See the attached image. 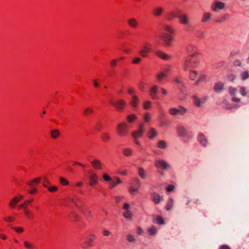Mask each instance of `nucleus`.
<instances>
[{
  "label": "nucleus",
  "instance_id": "obj_24",
  "mask_svg": "<svg viewBox=\"0 0 249 249\" xmlns=\"http://www.w3.org/2000/svg\"><path fill=\"white\" fill-rule=\"evenodd\" d=\"M212 17V14L210 13H205L203 14L202 18V22L205 23L208 22Z\"/></svg>",
  "mask_w": 249,
  "mask_h": 249
},
{
  "label": "nucleus",
  "instance_id": "obj_17",
  "mask_svg": "<svg viewBox=\"0 0 249 249\" xmlns=\"http://www.w3.org/2000/svg\"><path fill=\"white\" fill-rule=\"evenodd\" d=\"M128 25L132 28H136L138 26V22L136 19L133 18H129L127 20Z\"/></svg>",
  "mask_w": 249,
  "mask_h": 249
},
{
  "label": "nucleus",
  "instance_id": "obj_55",
  "mask_svg": "<svg viewBox=\"0 0 249 249\" xmlns=\"http://www.w3.org/2000/svg\"><path fill=\"white\" fill-rule=\"evenodd\" d=\"M138 188H136L135 187H134L133 186H131L129 188V192L131 194H134L135 193H136L138 191Z\"/></svg>",
  "mask_w": 249,
  "mask_h": 249
},
{
  "label": "nucleus",
  "instance_id": "obj_61",
  "mask_svg": "<svg viewBox=\"0 0 249 249\" xmlns=\"http://www.w3.org/2000/svg\"><path fill=\"white\" fill-rule=\"evenodd\" d=\"M240 92L242 96H245L247 95L245 88L243 87L240 88Z\"/></svg>",
  "mask_w": 249,
  "mask_h": 249
},
{
  "label": "nucleus",
  "instance_id": "obj_52",
  "mask_svg": "<svg viewBox=\"0 0 249 249\" xmlns=\"http://www.w3.org/2000/svg\"><path fill=\"white\" fill-rule=\"evenodd\" d=\"M59 180L60 183L63 185H68L69 182L68 180H67L65 178L62 177L59 178Z\"/></svg>",
  "mask_w": 249,
  "mask_h": 249
},
{
  "label": "nucleus",
  "instance_id": "obj_58",
  "mask_svg": "<svg viewBox=\"0 0 249 249\" xmlns=\"http://www.w3.org/2000/svg\"><path fill=\"white\" fill-rule=\"evenodd\" d=\"M13 229L18 233H21L24 231V229L22 227H16Z\"/></svg>",
  "mask_w": 249,
  "mask_h": 249
},
{
  "label": "nucleus",
  "instance_id": "obj_16",
  "mask_svg": "<svg viewBox=\"0 0 249 249\" xmlns=\"http://www.w3.org/2000/svg\"><path fill=\"white\" fill-rule=\"evenodd\" d=\"M195 61L193 60L186 59L184 61V70H187L189 68H195Z\"/></svg>",
  "mask_w": 249,
  "mask_h": 249
},
{
  "label": "nucleus",
  "instance_id": "obj_20",
  "mask_svg": "<svg viewBox=\"0 0 249 249\" xmlns=\"http://www.w3.org/2000/svg\"><path fill=\"white\" fill-rule=\"evenodd\" d=\"M224 84L221 82L215 83L214 87L215 92L218 93L221 92L223 90Z\"/></svg>",
  "mask_w": 249,
  "mask_h": 249
},
{
  "label": "nucleus",
  "instance_id": "obj_34",
  "mask_svg": "<svg viewBox=\"0 0 249 249\" xmlns=\"http://www.w3.org/2000/svg\"><path fill=\"white\" fill-rule=\"evenodd\" d=\"M60 135L59 131L57 129H53L51 131V137L53 139H56Z\"/></svg>",
  "mask_w": 249,
  "mask_h": 249
},
{
  "label": "nucleus",
  "instance_id": "obj_48",
  "mask_svg": "<svg viewBox=\"0 0 249 249\" xmlns=\"http://www.w3.org/2000/svg\"><path fill=\"white\" fill-rule=\"evenodd\" d=\"M144 120L145 122L149 123L151 120V115L149 113H146L144 115Z\"/></svg>",
  "mask_w": 249,
  "mask_h": 249
},
{
  "label": "nucleus",
  "instance_id": "obj_42",
  "mask_svg": "<svg viewBox=\"0 0 249 249\" xmlns=\"http://www.w3.org/2000/svg\"><path fill=\"white\" fill-rule=\"evenodd\" d=\"M40 180H41L40 178H37L34 179L32 181L29 182L28 184L31 187H33L34 184L39 183L40 181Z\"/></svg>",
  "mask_w": 249,
  "mask_h": 249
},
{
  "label": "nucleus",
  "instance_id": "obj_46",
  "mask_svg": "<svg viewBox=\"0 0 249 249\" xmlns=\"http://www.w3.org/2000/svg\"><path fill=\"white\" fill-rule=\"evenodd\" d=\"M92 112L93 109L90 107H87L84 111V114L87 116L91 114Z\"/></svg>",
  "mask_w": 249,
  "mask_h": 249
},
{
  "label": "nucleus",
  "instance_id": "obj_62",
  "mask_svg": "<svg viewBox=\"0 0 249 249\" xmlns=\"http://www.w3.org/2000/svg\"><path fill=\"white\" fill-rule=\"evenodd\" d=\"M130 208L131 207L128 203H125L124 204L123 209L125 210V211H130Z\"/></svg>",
  "mask_w": 249,
  "mask_h": 249
},
{
  "label": "nucleus",
  "instance_id": "obj_15",
  "mask_svg": "<svg viewBox=\"0 0 249 249\" xmlns=\"http://www.w3.org/2000/svg\"><path fill=\"white\" fill-rule=\"evenodd\" d=\"M91 164L95 169L102 170L103 168L101 162L97 159H94L91 161Z\"/></svg>",
  "mask_w": 249,
  "mask_h": 249
},
{
  "label": "nucleus",
  "instance_id": "obj_28",
  "mask_svg": "<svg viewBox=\"0 0 249 249\" xmlns=\"http://www.w3.org/2000/svg\"><path fill=\"white\" fill-rule=\"evenodd\" d=\"M121 180L119 178H116V182H115L114 180H112V181L109 183V187L110 188L112 189L116 187L117 185L121 183Z\"/></svg>",
  "mask_w": 249,
  "mask_h": 249
},
{
  "label": "nucleus",
  "instance_id": "obj_47",
  "mask_svg": "<svg viewBox=\"0 0 249 249\" xmlns=\"http://www.w3.org/2000/svg\"><path fill=\"white\" fill-rule=\"evenodd\" d=\"M157 223L159 225H164L165 222L162 217L160 216H157Z\"/></svg>",
  "mask_w": 249,
  "mask_h": 249
},
{
  "label": "nucleus",
  "instance_id": "obj_22",
  "mask_svg": "<svg viewBox=\"0 0 249 249\" xmlns=\"http://www.w3.org/2000/svg\"><path fill=\"white\" fill-rule=\"evenodd\" d=\"M18 198L17 196H15L9 202V206L11 208L14 209L15 208L16 205L18 203Z\"/></svg>",
  "mask_w": 249,
  "mask_h": 249
},
{
  "label": "nucleus",
  "instance_id": "obj_54",
  "mask_svg": "<svg viewBox=\"0 0 249 249\" xmlns=\"http://www.w3.org/2000/svg\"><path fill=\"white\" fill-rule=\"evenodd\" d=\"M47 189L48 191L51 193L56 192L58 190L57 187L55 186H53L51 187L49 186Z\"/></svg>",
  "mask_w": 249,
  "mask_h": 249
},
{
  "label": "nucleus",
  "instance_id": "obj_51",
  "mask_svg": "<svg viewBox=\"0 0 249 249\" xmlns=\"http://www.w3.org/2000/svg\"><path fill=\"white\" fill-rule=\"evenodd\" d=\"M24 245L28 249H34V246L27 241L24 242Z\"/></svg>",
  "mask_w": 249,
  "mask_h": 249
},
{
  "label": "nucleus",
  "instance_id": "obj_12",
  "mask_svg": "<svg viewBox=\"0 0 249 249\" xmlns=\"http://www.w3.org/2000/svg\"><path fill=\"white\" fill-rule=\"evenodd\" d=\"M157 56H159L160 58L168 61L172 58L171 55L165 53L161 51H157Z\"/></svg>",
  "mask_w": 249,
  "mask_h": 249
},
{
  "label": "nucleus",
  "instance_id": "obj_25",
  "mask_svg": "<svg viewBox=\"0 0 249 249\" xmlns=\"http://www.w3.org/2000/svg\"><path fill=\"white\" fill-rule=\"evenodd\" d=\"M133 150L129 148H126L123 149V154L124 156L129 157L132 156Z\"/></svg>",
  "mask_w": 249,
  "mask_h": 249
},
{
  "label": "nucleus",
  "instance_id": "obj_33",
  "mask_svg": "<svg viewBox=\"0 0 249 249\" xmlns=\"http://www.w3.org/2000/svg\"><path fill=\"white\" fill-rule=\"evenodd\" d=\"M205 78L206 77L204 75L199 74V76L197 77L196 79V85H199L201 82L205 80Z\"/></svg>",
  "mask_w": 249,
  "mask_h": 249
},
{
  "label": "nucleus",
  "instance_id": "obj_50",
  "mask_svg": "<svg viewBox=\"0 0 249 249\" xmlns=\"http://www.w3.org/2000/svg\"><path fill=\"white\" fill-rule=\"evenodd\" d=\"M101 137L104 141H107L109 140L110 138L109 134L107 133H104Z\"/></svg>",
  "mask_w": 249,
  "mask_h": 249
},
{
  "label": "nucleus",
  "instance_id": "obj_1",
  "mask_svg": "<svg viewBox=\"0 0 249 249\" xmlns=\"http://www.w3.org/2000/svg\"><path fill=\"white\" fill-rule=\"evenodd\" d=\"M128 125L125 122L119 124L117 128L118 135L121 136L126 135L128 133Z\"/></svg>",
  "mask_w": 249,
  "mask_h": 249
},
{
  "label": "nucleus",
  "instance_id": "obj_49",
  "mask_svg": "<svg viewBox=\"0 0 249 249\" xmlns=\"http://www.w3.org/2000/svg\"><path fill=\"white\" fill-rule=\"evenodd\" d=\"M175 190V187L173 185H169L167 186L166 188V191L168 193H172L174 192Z\"/></svg>",
  "mask_w": 249,
  "mask_h": 249
},
{
  "label": "nucleus",
  "instance_id": "obj_41",
  "mask_svg": "<svg viewBox=\"0 0 249 249\" xmlns=\"http://www.w3.org/2000/svg\"><path fill=\"white\" fill-rule=\"evenodd\" d=\"M228 91L231 96L235 95L237 92V90L236 89L231 87L229 88Z\"/></svg>",
  "mask_w": 249,
  "mask_h": 249
},
{
  "label": "nucleus",
  "instance_id": "obj_13",
  "mask_svg": "<svg viewBox=\"0 0 249 249\" xmlns=\"http://www.w3.org/2000/svg\"><path fill=\"white\" fill-rule=\"evenodd\" d=\"M179 14L178 18L179 19L181 23L184 25H187L189 24V18L186 15L181 14V11H179Z\"/></svg>",
  "mask_w": 249,
  "mask_h": 249
},
{
  "label": "nucleus",
  "instance_id": "obj_19",
  "mask_svg": "<svg viewBox=\"0 0 249 249\" xmlns=\"http://www.w3.org/2000/svg\"><path fill=\"white\" fill-rule=\"evenodd\" d=\"M19 209H23L24 212L26 216L30 219H32L33 218L32 213L27 209L26 207H25L24 205H19L18 206Z\"/></svg>",
  "mask_w": 249,
  "mask_h": 249
},
{
  "label": "nucleus",
  "instance_id": "obj_5",
  "mask_svg": "<svg viewBox=\"0 0 249 249\" xmlns=\"http://www.w3.org/2000/svg\"><path fill=\"white\" fill-rule=\"evenodd\" d=\"M160 38L167 46H171V43L174 40V38L171 35L166 33H163L160 36Z\"/></svg>",
  "mask_w": 249,
  "mask_h": 249
},
{
  "label": "nucleus",
  "instance_id": "obj_53",
  "mask_svg": "<svg viewBox=\"0 0 249 249\" xmlns=\"http://www.w3.org/2000/svg\"><path fill=\"white\" fill-rule=\"evenodd\" d=\"M242 79L243 80H246L249 77V73L248 71H245L241 74Z\"/></svg>",
  "mask_w": 249,
  "mask_h": 249
},
{
  "label": "nucleus",
  "instance_id": "obj_23",
  "mask_svg": "<svg viewBox=\"0 0 249 249\" xmlns=\"http://www.w3.org/2000/svg\"><path fill=\"white\" fill-rule=\"evenodd\" d=\"M132 185L134 186L133 187L136 188H138L139 189L141 188L142 185V183L141 180L138 178H134L132 179Z\"/></svg>",
  "mask_w": 249,
  "mask_h": 249
},
{
  "label": "nucleus",
  "instance_id": "obj_7",
  "mask_svg": "<svg viewBox=\"0 0 249 249\" xmlns=\"http://www.w3.org/2000/svg\"><path fill=\"white\" fill-rule=\"evenodd\" d=\"M157 167L161 168L163 170H168L171 168L170 165L164 160H157Z\"/></svg>",
  "mask_w": 249,
  "mask_h": 249
},
{
  "label": "nucleus",
  "instance_id": "obj_63",
  "mask_svg": "<svg viewBox=\"0 0 249 249\" xmlns=\"http://www.w3.org/2000/svg\"><path fill=\"white\" fill-rule=\"evenodd\" d=\"M141 61V58L140 57H135L132 60V63L133 64H139Z\"/></svg>",
  "mask_w": 249,
  "mask_h": 249
},
{
  "label": "nucleus",
  "instance_id": "obj_4",
  "mask_svg": "<svg viewBox=\"0 0 249 249\" xmlns=\"http://www.w3.org/2000/svg\"><path fill=\"white\" fill-rule=\"evenodd\" d=\"M197 141L200 145L206 147L209 143V140L207 137L202 133H199L197 136Z\"/></svg>",
  "mask_w": 249,
  "mask_h": 249
},
{
  "label": "nucleus",
  "instance_id": "obj_32",
  "mask_svg": "<svg viewBox=\"0 0 249 249\" xmlns=\"http://www.w3.org/2000/svg\"><path fill=\"white\" fill-rule=\"evenodd\" d=\"M162 28L165 31H167V32L170 33V34H173L174 33V30L171 28V27L165 25V24H162L161 25Z\"/></svg>",
  "mask_w": 249,
  "mask_h": 249
},
{
  "label": "nucleus",
  "instance_id": "obj_9",
  "mask_svg": "<svg viewBox=\"0 0 249 249\" xmlns=\"http://www.w3.org/2000/svg\"><path fill=\"white\" fill-rule=\"evenodd\" d=\"M177 129L178 134L179 137L182 138L189 137L188 132L183 126L179 125Z\"/></svg>",
  "mask_w": 249,
  "mask_h": 249
},
{
  "label": "nucleus",
  "instance_id": "obj_3",
  "mask_svg": "<svg viewBox=\"0 0 249 249\" xmlns=\"http://www.w3.org/2000/svg\"><path fill=\"white\" fill-rule=\"evenodd\" d=\"M187 111V109L182 106H180L178 108H171L169 110V113L173 116L178 115H184Z\"/></svg>",
  "mask_w": 249,
  "mask_h": 249
},
{
  "label": "nucleus",
  "instance_id": "obj_36",
  "mask_svg": "<svg viewBox=\"0 0 249 249\" xmlns=\"http://www.w3.org/2000/svg\"><path fill=\"white\" fill-rule=\"evenodd\" d=\"M158 146L160 149H165L167 147V144L165 141L161 140L158 142Z\"/></svg>",
  "mask_w": 249,
  "mask_h": 249
},
{
  "label": "nucleus",
  "instance_id": "obj_35",
  "mask_svg": "<svg viewBox=\"0 0 249 249\" xmlns=\"http://www.w3.org/2000/svg\"><path fill=\"white\" fill-rule=\"evenodd\" d=\"M199 74L196 71H191L190 77L192 80H196Z\"/></svg>",
  "mask_w": 249,
  "mask_h": 249
},
{
  "label": "nucleus",
  "instance_id": "obj_57",
  "mask_svg": "<svg viewBox=\"0 0 249 249\" xmlns=\"http://www.w3.org/2000/svg\"><path fill=\"white\" fill-rule=\"evenodd\" d=\"M155 92H156V89L155 87H153L150 91V95L152 97L153 99L155 97Z\"/></svg>",
  "mask_w": 249,
  "mask_h": 249
},
{
  "label": "nucleus",
  "instance_id": "obj_10",
  "mask_svg": "<svg viewBox=\"0 0 249 249\" xmlns=\"http://www.w3.org/2000/svg\"><path fill=\"white\" fill-rule=\"evenodd\" d=\"M193 99L194 100L195 105L198 107H200L207 100L208 97H204L201 99L195 95L193 97Z\"/></svg>",
  "mask_w": 249,
  "mask_h": 249
},
{
  "label": "nucleus",
  "instance_id": "obj_8",
  "mask_svg": "<svg viewBox=\"0 0 249 249\" xmlns=\"http://www.w3.org/2000/svg\"><path fill=\"white\" fill-rule=\"evenodd\" d=\"M145 131V127L143 124H141L139 127V130L134 132L132 136L134 139H137L142 136L143 133Z\"/></svg>",
  "mask_w": 249,
  "mask_h": 249
},
{
  "label": "nucleus",
  "instance_id": "obj_26",
  "mask_svg": "<svg viewBox=\"0 0 249 249\" xmlns=\"http://www.w3.org/2000/svg\"><path fill=\"white\" fill-rule=\"evenodd\" d=\"M179 11L177 12H171L169 14L168 16H167V19L169 20H171L174 18H178V16L179 14Z\"/></svg>",
  "mask_w": 249,
  "mask_h": 249
},
{
  "label": "nucleus",
  "instance_id": "obj_29",
  "mask_svg": "<svg viewBox=\"0 0 249 249\" xmlns=\"http://www.w3.org/2000/svg\"><path fill=\"white\" fill-rule=\"evenodd\" d=\"M160 126L161 127H164L167 125L168 122L164 118L163 115H162L160 117Z\"/></svg>",
  "mask_w": 249,
  "mask_h": 249
},
{
  "label": "nucleus",
  "instance_id": "obj_31",
  "mask_svg": "<svg viewBox=\"0 0 249 249\" xmlns=\"http://www.w3.org/2000/svg\"><path fill=\"white\" fill-rule=\"evenodd\" d=\"M195 47L194 46H189L186 48L187 52L190 53V56L192 57H194L196 54L193 52V50L195 49Z\"/></svg>",
  "mask_w": 249,
  "mask_h": 249
},
{
  "label": "nucleus",
  "instance_id": "obj_59",
  "mask_svg": "<svg viewBox=\"0 0 249 249\" xmlns=\"http://www.w3.org/2000/svg\"><path fill=\"white\" fill-rule=\"evenodd\" d=\"M80 211L85 215L90 214L91 212L88 210L80 209Z\"/></svg>",
  "mask_w": 249,
  "mask_h": 249
},
{
  "label": "nucleus",
  "instance_id": "obj_38",
  "mask_svg": "<svg viewBox=\"0 0 249 249\" xmlns=\"http://www.w3.org/2000/svg\"><path fill=\"white\" fill-rule=\"evenodd\" d=\"M166 76V74L161 72L159 75H157V80H158L159 82H161Z\"/></svg>",
  "mask_w": 249,
  "mask_h": 249
},
{
  "label": "nucleus",
  "instance_id": "obj_56",
  "mask_svg": "<svg viewBox=\"0 0 249 249\" xmlns=\"http://www.w3.org/2000/svg\"><path fill=\"white\" fill-rule=\"evenodd\" d=\"M95 236L94 235H90L89 238V247H92V245L90 244V243L93 242L94 241V238Z\"/></svg>",
  "mask_w": 249,
  "mask_h": 249
},
{
  "label": "nucleus",
  "instance_id": "obj_40",
  "mask_svg": "<svg viewBox=\"0 0 249 249\" xmlns=\"http://www.w3.org/2000/svg\"><path fill=\"white\" fill-rule=\"evenodd\" d=\"M152 107V104L151 102L149 101H145L143 103V108L145 109H150Z\"/></svg>",
  "mask_w": 249,
  "mask_h": 249
},
{
  "label": "nucleus",
  "instance_id": "obj_11",
  "mask_svg": "<svg viewBox=\"0 0 249 249\" xmlns=\"http://www.w3.org/2000/svg\"><path fill=\"white\" fill-rule=\"evenodd\" d=\"M225 6V4L224 2L216 1L214 4L211 6L212 9L214 11L217 12L218 10L224 9Z\"/></svg>",
  "mask_w": 249,
  "mask_h": 249
},
{
  "label": "nucleus",
  "instance_id": "obj_43",
  "mask_svg": "<svg viewBox=\"0 0 249 249\" xmlns=\"http://www.w3.org/2000/svg\"><path fill=\"white\" fill-rule=\"evenodd\" d=\"M127 239L128 242L130 243H135L136 242V239L135 237L132 234H129L127 236Z\"/></svg>",
  "mask_w": 249,
  "mask_h": 249
},
{
  "label": "nucleus",
  "instance_id": "obj_64",
  "mask_svg": "<svg viewBox=\"0 0 249 249\" xmlns=\"http://www.w3.org/2000/svg\"><path fill=\"white\" fill-rule=\"evenodd\" d=\"M102 233L105 236H109L110 235V232L108 231L105 229L103 230Z\"/></svg>",
  "mask_w": 249,
  "mask_h": 249
},
{
  "label": "nucleus",
  "instance_id": "obj_6",
  "mask_svg": "<svg viewBox=\"0 0 249 249\" xmlns=\"http://www.w3.org/2000/svg\"><path fill=\"white\" fill-rule=\"evenodd\" d=\"M89 178L90 180L89 184L91 186H94L97 185L98 183V176L93 172L90 171L89 172Z\"/></svg>",
  "mask_w": 249,
  "mask_h": 249
},
{
  "label": "nucleus",
  "instance_id": "obj_27",
  "mask_svg": "<svg viewBox=\"0 0 249 249\" xmlns=\"http://www.w3.org/2000/svg\"><path fill=\"white\" fill-rule=\"evenodd\" d=\"M132 100L130 103L131 105L134 107H137L138 105L139 99L138 97L135 95H132Z\"/></svg>",
  "mask_w": 249,
  "mask_h": 249
},
{
  "label": "nucleus",
  "instance_id": "obj_30",
  "mask_svg": "<svg viewBox=\"0 0 249 249\" xmlns=\"http://www.w3.org/2000/svg\"><path fill=\"white\" fill-rule=\"evenodd\" d=\"M230 17V15L227 14H225L222 15L220 18H219L217 20L216 22L218 23H222L224 22L225 20L227 19V18Z\"/></svg>",
  "mask_w": 249,
  "mask_h": 249
},
{
  "label": "nucleus",
  "instance_id": "obj_2",
  "mask_svg": "<svg viewBox=\"0 0 249 249\" xmlns=\"http://www.w3.org/2000/svg\"><path fill=\"white\" fill-rule=\"evenodd\" d=\"M153 50L152 45L149 43H146L142 47L140 51V54L142 57H146L148 56V54Z\"/></svg>",
  "mask_w": 249,
  "mask_h": 249
},
{
  "label": "nucleus",
  "instance_id": "obj_37",
  "mask_svg": "<svg viewBox=\"0 0 249 249\" xmlns=\"http://www.w3.org/2000/svg\"><path fill=\"white\" fill-rule=\"evenodd\" d=\"M123 216L126 219H131L133 216V214L130 211H127L123 213Z\"/></svg>",
  "mask_w": 249,
  "mask_h": 249
},
{
  "label": "nucleus",
  "instance_id": "obj_45",
  "mask_svg": "<svg viewBox=\"0 0 249 249\" xmlns=\"http://www.w3.org/2000/svg\"><path fill=\"white\" fill-rule=\"evenodd\" d=\"M148 232L151 235H153L156 233V228L154 226H152L149 228L148 229Z\"/></svg>",
  "mask_w": 249,
  "mask_h": 249
},
{
  "label": "nucleus",
  "instance_id": "obj_21",
  "mask_svg": "<svg viewBox=\"0 0 249 249\" xmlns=\"http://www.w3.org/2000/svg\"><path fill=\"white\" fill-rule=\"evenodd\" d=\"M138 174L142 179L144 180L147 178V174L145 171L142 167H139L138 169Z\"/></svg>",
  "mask_w": 249,
  "mask_h": 249
},
{
  "label": "nucleus",
  "instance_id": "obj_14",
  "mask_svg": "<svg viewBox=\"0 0 249 249\" xmlns=\"http://www.w3.org/2000/svg\"><path fill=\"white\" fill-rule=\"evenodd\" d=\"M112 105L115 106L118 110L123 109L125 105V102L123 100H119L116 102L111 103Z\"/></svg>",
  "mask_w": 249,
  "mask_h": 249
},
{
  "label": "nucleus",
  "instance_id": "obj_18",
  "mask_svg": "<svg viewBox=\"0 0 249 249\" xmlns=\"http://www.w3.org/2000/svg\"><path fill=\"white\" fill-rule=\"evenodd\" d=\"M174 202V199L172 197H170L168 199L166 206V210L167 211H170L173 209Z\"/></svg>",
  "mask_w": 249,
  "mask_h": 249
},
{
  "label": "nucleus",
  "instance_id": "obj_60",
  "mask_svg": "<svg viewBox=\"0 0 249 249\" xmlns=\"http://www.w3.org/2000/svg\"><path fill=\"white\" fill-rule=\"evenodd\" d=\"M103 178L106 181H109L110 182L112 181L111 178L107 174H105L103 176Z\"/></svg>",
  "mask_w": 249,
  "mask_h": 249
},
{
  "label": "nucleus",
  "instance_id": "obj_44",
  "mask_svg": "<svg viewBox=\"0 0 249 249\" xmlns=\"http://www.w3.org/2000/svg\"><path fill=\"white\" fill-rule=\"evenodd\" d=\"M137 118V117L136 115L134 114H131L130 115H128L127 117V120L128 122L131 123H133Z\"/></svg>",
  "mask_w": 249,
  "mask_h": 249
},
{
  "label": "nucleus",
  "instance_id": "obj_39",
  "mask_svg": "<svg viewBox=\"0 0 249 249\" xmlns=\"http://www.w3.org/2000/svg\"><path fill=\"white\" fill-rule=\"evenodd\" d=\"M156 136V132L154 128H151L148 132V138L153 139Z\"/></svg>",
  "mask_w": 249,
  "mask_h": 249
}]
</instances>
